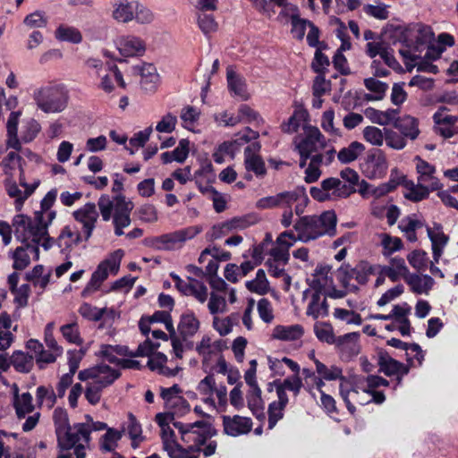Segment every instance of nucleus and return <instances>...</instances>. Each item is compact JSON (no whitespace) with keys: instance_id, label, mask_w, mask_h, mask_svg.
<instances>
[{"instance_id":"1","label":"nucleus","mask_w":458,"mask_h":458,"mask_svg":"<svg viewBox=\"0 0 458 458\" xmlns=\"http://www.w3.org/2000/svg\"><path fill=\"white\" fill-rule=\"evenodd\" d=\"M294 149L298 154H306L312 157V161L305 169L304 180L307 183L317 182L320 175V165L323 164L324 156L322 151L326 148L327 141L318 128L305 126L304 134L294 140Z\"/></svg>"},{"instance_id":"2","label":"nucleus","mask_w":458,"mask_h":458,"mask_svg":"<svg viewBox=\"0 0 458 458\" xmlns=\"http://www.w3.org/2000/svg\"><path fill=\"white\" fill-rule=\"evenodd\" d=\"M98 207L103 221L112 220L114 235H123V229L129 227L131 223V215L134 208L133 202L123 194L114 197L103 194L98 200Z\"/></svg>"},{"instance_id":"3","label":"nucleus","mask_w":458,"mask_h":458,"mask_svg":"<svg viewBox=\"0 0 458 458\" xmlns=\"http://www.w3.org/2000/svg\"><path fill=\"white\" fill-rule=\"evenodd\" d=\"M337 216L334 210H327L320 215L301 216L293 225L297 239L304 243L322 236L333 237L336 234Z\"/></svg>"},{"instance_id":"4","label":"nucleus","mask_w":458,"mask_h":458,"mask_svg":"<svg viewBox=\"0 0 458 458\" xmlns=\"http://www.w3.org/2000/svg\"><path fill=\"white\" fill-rule=\"evenodd\" d=\"M53 420L55 427L58 448L72 450L75 443L80 441L89 444L91 439L90 425L76 423L72 428L66 410L60 407L55 409Z\"/></svg>"},{"instance_id":"5","label":"nucleus","mask_w":458,"mask_h":458,"mask_svg":"<svg viewBox=\"0 0 458 458\" xmlns=\"http://www.w3.org/2000/svg\"><path fill=\"white\" fill-rule=\"evenodd\" d=\"M33 99L42 112L57 114L67 107L69 95L63 86L47 85L34 90Z\"/></svg>"},{"instance_id":"6","label":"nucleus","mask_w":458,"mask_h":458,"mask_svg":"<svg viewBox=\"0 0 458 458\" xmlns=\"http://www.w3.org/2000/svg\"><path fill=\"white\" fill-rule=\"evenodd\" d=\"M14 236L21 242L40 243L47 234L46 225H40L36 218L23 214L15 215L12 220Z\"/></svg>"},{"instance_id":"7","label":"nucleus","mask_w":458,"mask_h":458,"mask_svg":"<svg viewBox=\"0 0 458 458\" xmlns=\"http://www.w3.org/2000/svg\"><path fill=\"white\" fill-rule=\"evenodd\" d=\"M350 191L351 188L335 177L327 178L321 182L320 187H311L310 190V196L320 202L346 199L351 196Z\"/></svg>"},{"instance_id":"8","label":"nucleus","mask_w":458,"mask_h":458,"mask_svg":"<svg viewBox=\"0 0 458 458\" xmlns=\"http://www.w3.org/2000/svg\"><path fill=\"white\" fill-rule=\"evenodd\" d=\"M202 231L199 225L189 226L151 239V246L157 250H171L193 239Z\"/></svg>"},{"instance_id":"9","label":"nucleus","mask_w":458,"mask_h":458,"mask_svg":"<svg viewBox=\"0 0 458 458\" xmlns=\"http://www.w3.org/2000/svg\"><path fill=\"white\" fill-rule=\"evenodd\" d=\"M361 173L368 179H381L388 170L386 154L379 148H372L367 152L360 164Z\"/></svg>"},{"instance_id":"10","label":"nucleus","mask_w":458,"mask_h":458,"mask_svg":"<svg viewBox=\"0 0 458 458\" xmlns=\"http://www.w3.org/2000/svg\"><path fill=\"white\" fill-rule=\"evenodd\" d=\"M201 423L199 427L189 428L186 432H182V441L187 445V449L191 454H198L200 453L201 446L216 435V431L208 422L199 420Z\"/></svg>"},{"instance_id":"11","label":"nucleus","mask_w":458,"mask_h":458,"mask_svg":"<svg viewBox=\"0 0 458 458\" xmlns=\"http://www.w3.org/2000/svg\"><path fill=\"white\" fill-rule=\"evenodd\" d=\"M121 373L106 364H99L95 367L81 370L78 378L81 381L92 379L101 389L111 386L119 377Z\"/></svg>"},{"instance_id":"12","label":"nucleus","mask_w":458,"mask_h":458,"mask_svg":"<svg viewBox=\"0 0 458 458\" xmlns=\"http://www.w3.org/2000/svg\"><path fill=\"white\" fill-rule=\"evenodd\" d=\"M279 208L284 209H293L297 216H301L308 203L309 198L304 186H299L293 191H286L278 193Z\"/></svg>"},{"instance_id":"13","label":"nucleus","mask_w":458,"mask_h":458,"mask_svg":"<svg viewBox=\"0 0 458 458\" xmlns=\"http://www.w3.org/2000/svg\"><path fill=\"white\" fill-rule=\"evenodd\" d=\"M99 214L100 212L98 213L96 204L93 202H88L73 211L72 216L74 219L82 225L84 241H88L91 237Z\"/></svg>"},{"instance_id":"14","label":"nucleus","mask_w":458,"mask_h":458,"mask_svg":"<svg viewBox=\"0 0 458 458\" xmlns=\"http://www.w3.org/2000/svg\"><path fill=\"white\" fill-rule=\"evenodd\" d=\"M115 44L123 56H141L146 51L145 42L134 35L121 36L116 39Z\"/></svg>"},{"instance_id":"15","label":"nucleus","mask_w":458,"mask_h":458,"mask_svg":"<svg viewBox=\"0 0 458 458\" xmlns=\"http://www.w3.org/2000/svg\"><path fill=\"white\" fill-rule=\"evenodd\" d=\"M377 364L379 366V371L383 372L387 377L399 374H401V376H405L410 370L407 365L394 360L386 350L383 349H380L377 352Z\"/></svg>"},{"instance_id":"16","label":"nucleus","mask_w":458,"mask_h":458,"mask_svg":"<svg viewBox=\"0 0 458 458\" xmlns=\"http://www.w3.org/2000/svg\"><path fill=\"white\" fill-rule=\"evenodd\" d=\"M224 432L231 437H239L248 434L252 428L250 418L234 415L233 417L223 416Z\"/></svg>"},{"instance_id":"17","label":"nucleus","mask_w":458,"mask_h":458,"mask_svg":"<svg viewBox=\"0 0 458 458\" xmlns=\"http://www.w3.org/2000/svg\"><path fill=\"white\" fill-rule=\"evenodd\" d=\"M426 229L431 242L433 259L435 263H438L449 237L444 233L443 226L439 223H434L433 227L426 226Z\"/></svg>"},{"instance_id":"18","label":"nucleus","mask_w":458,"mask_h":458,"mask_svg":"<svg viewBox=\"0 0 458 458\" xmlns=\"http://www.w3.org/2000/svg\"><path fill=\"white\" fill-rule=\"evenodd\" d=\"M22 246L17 247L13 253V267L16 270H22L26 268L30 262V254L34 256L35 259L39 258V244L34 242H21Z\"/></svg>"},{"instance_id":"19","label":"nucleus","mask_w":458,"mask_h":458,"mask_svg":"<svg viewBox=\"0 0 458 458\" xmlns=\"http://www.w3.org/2000/svg\"><path fill=\"white\" fill-rule=\"evenodd\" d=\"M416 170L419 174L418 182L428 185L431 190H438L441 187L439 180L435 176L436 168L420 157H415Z\"/></svg>"},{"instance_id":"20","label":"nucleus","mask_w":458,"mask_h":458,"mask_svg":"<svg viewBox=\"0 0 458 458\" xmlns=\"http://www.w3.org/2000/svg\"><path fill=\"white\" fill-rule=\"evenodd\" d=\"M331 267L327 265L318 266L312 274V279L309 280V284L313 292L325 293L327 288L333 285V277L330 275Z\"/></svg>"},{"instance_id":"21","label":"nucleus","mask_w":458,"mask_h":458,"mask_svg":"<svg viewBox=\"0 0 458 458\" xmlns=\"http://www.w3.org/2000/svg\"><path fill=\"white\" fill-rule=\"evenodd\" d=\"M84 240L83 233L71 225L64 226L56 239L61 252H69L73 246L79 245Z\"/></svg>"},{"instance_id":"22","label":"nucleus","mask_w":458,"mask_h":458,"mask_svg":"<svg viewBox=\"0 0 458 458\" xmlns=\"http://www.w3.org/2000/svg\"><path fill=\"white\" fill-rule=\"evenodd\" d=\"M133 72L140 75L141 88L146 91H154L157 89L159 76L156 67L151 64H143L132 67Z\"/></svg>"},{"instance_id":"23","label":"nucleus","mask_w":458,"mask_h":458,"mask_svg":"<svg viewBox=\"0 0 458 458\" xmlns=\"http://www.w3.org/2000/svg\"><path fill=\"white\" fill-rule=\"evenodd\" d=\"M403 280L410 286L411 291L416 294H428L435 284L430 276L416 273H409Z\"/></svg>"},{"instance_id":"24","label":"nucleus","mask_w":458,"mask_h":458,"mask_svg":"<svg viewBox=\"0 0 458 458\" xmlns=\"http://www.w3.org/2000/svg\"><path fill=\"white\" fill-rule=\"evenodd\" d=\"M393 124L404 138L411 140L417 139L420 134L419 121L413 116L403 115V117H398L396 115Z\"/></svg>"},{"instance_id":"25","label":"nucleus","mask_w":458,"mask_h":458,"mask_svg":"<svg viewBox=\"0 0 458 458\" xmlns=\"http://www.w3.org/2000/svg\"><path fill=\"white\" fill-rule=\"evenodd\" d=\"M199 321L193 312L189 311L181 315L177 327L179 335L183 341L192 337L199 329Z\"/></svg>"},{"instance_id":"26","label":"nucleus","mask_w":458,"mask_h":458,"mask_svg":"<svg viewBox=\"0 0 458 458\" xmlns=\"http://www.w3.org/2000/svg\"><path fill=\"white\" fill-rule=\"evenodd\" d=\"M306 314L311 316L314 319L328 315V304L325 293L313 292Z\"/></svg>"},{"instance_id":"27","label":"nucleus","mask_w":458,"mask_h":458,"mask_svg":"<svg viewBox=\"0 0 458 458\" xmlns=\"http://www.w3.org/2000/svg\"><path fill=\"white\" fill-rule=\"evenodd\" d=\"M398 114L399 110L394 108L380 111L373 107H367L364 110V114L368 119H369L373 123H377L382 126L393 123Z\"/></svg>"},{"instance_id":"28","label":"nucleus","mask_w":458,"mask_h":458,"mask_svg":"<svg viewBox=\"0 0 458 458\" xmlns=\"http://www.w3.org/2000/svg\"><path fill=\"white\" fill-rule=\"evenodd\" d=\"M97 356L110 363L119 365L121 359L117 356H129V349L125 345L101 344Z\"/></svg>"},{"instance_id":"29","label":"nucleus","mask_w":458,"mask_h":458,"mask_svg":"<svg viewBox=\"0 0 458 458\" xmlns=\"http://www.w3.org/2000/svg\"><path fill=\"white\" fill-rule=\"evenodd\" d=\"M32 401V395L29 392L23 393L20 395L18 394V387L15 386L13 403L16 415L19 419L25 418L27 414L34 411Z\"/></svg>"},{"instance_id":"30","label":"nucleus","mask_w":458,"mask_h":458,"mask_svg":"<svg viewBox=\"0 0 458 458\" xmlns=\"http://www.w3.org/2000/svg\"><path fill=\"white\" fill-rule=\"evenodd\" d=\"M424 226V223L416 218V215H411L403 217L398 228L404 234L406 239L411 242H415L418 240L416 231Z\"/></svg>"},{"instance_id":"31","label":"nucleus","mask_w":458,"mask_h":458,"mask_svg":"<svg viewBox=\"0 0 458 458\" xmlns=\"http://www.w3.org/2000/svg\"><path fill=\"white\" fill-rule=\"evenodd\" d=\"M303 333V327L301 325H278L274 327L272 336L281 341H294L300 339Z\"/></svg>"},{"instance_id":"32","label":"nucleus","mask_w":458,"mask_h":458,"mask_svg":"<svg viewBox=\"0 0 458 458\" xmlns=\"http://www.w3.org/2000/svg\"><path fill=\"white\" fill-rule=\"evenodd\" d=\"M138 2L120 1L115 4L113 11V18L119 22H129L134 19V13L137 10Z\"/></svg>"},{"instance_id":"33","label":"nucleus","mask_w":458,"mask_h":458,"mask_svg":"<svg viewBox=\"0 0 458 458\" xmlns=\"http://www.w3.org/2000/svg\"><path fill=\"white\" fill-rule=\"evenodd\" d=\"M404 187L407 190L403 194L404 197L414 202L428 198L429 192L434 191L428 185L419 182L415 184L412 181L404 182Z\"/></svg>"},{"instance_id":"34","label":"nucleus","mask_w":458,"mask_h":458,"mask_svg":"<svg viewBox=\"0 0 458 458\" xmlns=\"http://www.w3.org/2000/svg\"><path fill=\"white\" fill-rule=\"evenodd\" d=\"M226 79L229 90L236 96L247 98V88L245 80L238 75L233 70L227 69Z\"/></svg>"},{"instance_id":"35","label":"nucleus","mask_w":458,"mask_h":458,"mask_svg":"<svg viewBox=\"0 0 458 458\" xmlns=\"http://www.w3.org/2000/svg\"><path fill=\"white\" fill-rule=\"evenodd\" d=\"M11 364L21 373H28L34 365V357L21 351L13 352L11 356Z\"/></svg>"},{"instance_id":"36","label":"nucleus","mask_w":458,"mask_h":458,"mask_svg":"<svg viewBox=\"0 0 458 458\" xmlns=\"http://www.w3.org/2000/svg\"><path fill=\"white\" fill-rule=\"evenodd\" d=\"M377 270L376 265L368 261H360L354 267H352V276L360 284H366L371 275H375Z\"/></svg>"},{"instance_id":"37","label":"nucleus","mask_w":458,"mask_h":458,"mask_svg":"<svg viewBox=\"0 0 458 458\" xmlns=\"http://www.w3.org/2000/svg\"><path fill=\"white\" fill-rule=\"evenodd\" d=\"M108 275L109 274L106 272V268H103L98 265L97 269L92 273L90 280L81 292L82 297H87L91 293L98 291L102 283L108 277Z\"/></svg>"},{"instance_id":"38","label":"nucleus","mask_w":458,"mask_h":458,"mask_svg":"<svg viewBox=\"0 0 458 458\" xmlns=\"http://www.w3.org/2000/svg\"><path fill=\"white\" fill-rule=\"evenodd\" d=\"M364 149L365 147L362 143L352 141L348 147L343 148L338 152L337 158L341 163L348 164L356 160Z\"/></svg>"},{"instance_id":"39","label":"nucleus","mask_w":458,"mask_h":458,"mask_svg":"<svg viewBox=\"0 0 458 458\" xmlns=\"http://www.w3.org/2000/svg\"><path fill=\"white\" fill-rule=\"evenodd\" d=\"M123 430L107 428L106 432L100 438V449L104 452H114L118 445V441L123 437Z\"/></svg>"},{"instance_id":"40","label":"nucleus","mask_w":458,"mask_h":458,"mask_svg":"<svg viewBox=\"0 0 458 458\" xmlns=\"http://www.w3.org/2000/svg\"><path fill=\"white\" fill-rule=\"evenodd\" d=\"M246 288L255 293L265 294L268 291L269 284L263 269H259L253 280L245 283Z\"/></svg>"},{"instance_id":"41","label":"nucleus","mask_w":458,"mask_h":458,"mask_svg":"<svg viewBox=\"0 0 458 458\" xmlns=\"http://www.w3.org/2000/svg\"><path fill=\"white\" fill-rule=\"evenodd\" d=\"M244 166L248 172H252L257 177H264L267 168L263 158L259 155L244 156Z\"/></svg>"},{"instance_id":"42","label":"nucleus","mask_w":458,"mask_h":458,"mask_svg":"<svg viewBox=\"0 0 458 458\" xmlns=\"http://www.w3.org/2000/svg\"><path fill=\"white\" fill-rule=\"evenodd\" d=\"M381 240L380 244L383 248L382 254L385 257L391 256L394 252H396L403 249V244L399 237H394L387 233H381L379 235Z\"/></svg>"},{"instance_id":"43","label":"nucleus","mask_w":458,"mask_h":458,"mask_svg":"<svg viewBox=\"0 0 458 458\" xmlns=\"http://www.w3.org/2000/svg\"><path fill=\"white\" fill-rule=\"evenodd\" d=\"M55 38L60 41H67L74 44L81 43L82 36L80 30L74 27L60 25L55 30Z\"/></svg>"},{"instance_id":"44","label":"nucleus","mask_w":458,"mask_h":458,"mask_svg":"<svg viewBox=\"0 0 458 458\" xmlns=\"http://www.w3.org/2000/svg\"><path fill=\"white\" fill-rule=\"evenodd\" d=\"M60 331L62 333V335L67 342L74 344L79 346L82 345L83 339L81 336L79 326L76 322L63 325L60 327Z\"/></svg>"},{"instance_id":"45","label":"nucleus","mask_w":458,"mask_h":458,"mask_svg":"<svg viewBox=\"0 0 458 458\" xmlns=\"http://www.w3.org/2000/svg\"><path fill=\"white\" fill-rule=\"evenodd\" d=\"M364 140L376 147H381L385 139V128L379 129L376 126H367L362 131Z\"/></svg>"},{"instance_id":"46","label":"nucleus","mask_w":458,"mask_h":458,"mask_svg":"<svg viewBox=\"0 0 458 458\" xmlns=\"http://www.w3.org/2000/svg\"><path fill=\"white\" fill-rule=\"evenodd\" d=\"M306 116L307 113L304 110H295L288 121L282 124V131L286 133L296 132Z\"/></svg>"},{"instance_id":"47","label":"nucleus","mask_w":458,"mask_h":458,"mask_svg":"<svg viewBox=\"0 0 458 458\" xmlns=\"http://www.w3.org/2000/svg\"><path fill=\"white\" fill-rule=\"evenodd\" d=\"M123 254L124 252L123 250H116L111 253L109 257L100 262L99 266H101L103 268H106L108 274L111 273L115 275L120 268V264Z\"/></svg>"},{"instance_id":"48","label":"nucleus","mask_w":458,"mask_h":458,"mask_svg":"<svg viewBox=\"0 0 458 458\" xmlns=\"http://www.w3.org/2000/svg\"><path fill=\"white\" fill-rule=\"evenodd\" d=\"M384 141H386L387 147L395 150H401L404 148L407 144L405 138L401 133L399 134L395 131L389 128H385Z\"/></svg>"},{"instance_id":"49","label":"nucleus","mask_w":458,"mask_h":458,"mask_svg":"<svg viewBox=\"0 0 458 458\" xmlns=\"http://www.w3.org/2000/svg\"><path fill=\"white\" fill-rule=\"evenodd\" d=\"M290 20L292 25L291 33L293 34V38L298 40L303 39L307 27L309 28V23H310L311 21L301 18L296 13L292 14Z\"/></svg>"},{"instance_id":"50","label":"nucleus","mask_w":458,"mask_h":458,"mask_svg":"<svg viewBox=\"0 0 458 458\" xmlns=\"http://www.w3.org/2000/svg\"><path fill=\"white\" fill-rule=\"evenodd\" d=\"M108 312L106 308L98 309L97 307H93L89 303H83L81 305L79 309V313L85 318L92 320V321H99L106 313ZM110 313H113V310H109Z\"/></svg>"},{"instance_id":"51","label":"nucleus","mask_w":458,"mask_h":458,"mask_svg":"<svg viewBox=\"0 0 458 458\" xmlns=\"http://www.w3.org/2000/svg\"><path fill=\"white\" fill-rule=\"evenodd\" d=\"M316 371L325 380H335L342 377V369L336 366L327 368L318 360H315Z\"/></svg>"},{"instance_id":"52","label":"nucleus","mask_w":458,"mask_h":458,"mask_svg":"<svg viewBox=\"0 0 458 458\" xmlns=\"http://www.w3.org/2000/svg\"><path fill=\"white\" fill-rule=\"evenodd\" d=\"M407 259L409 264L418 271H424L428 267V253L422 250L411 251Z\"/></svg>"},{"instance_id":"53","label":"nucleus","mask_w":458,"mask_h":458,"mask_svg":"<svg viewBox=\"0 0 458 458\" xmlns=\"http://www.w3.org/2000/svg\"><path fill=\"white\" fill-rule=\"evenodd\" d=\"M170 458H199L198 454H191L187 448H183L176 441L163 447Z\"/></svg>"},{"instance_id":"54","label":"nucleus","mask_w":458,"mask_h":458,"mask_svg":"<svg viewBox=\"0 0 458 458\" xmlns=\"http://www.w3.org/2000/svg\"><path fill=\"white\" fill-rule=\"evenodd\" d=\"M37 403L39 407L44 402H47L49 408L53 407L56 402V395L52 387L39 386L36 391Z\"/></svg>"},{"instance_id":"55","label":"nucleus","mask_w":458,"mask_h":458,"mask_svg":"<svg viewBox=\"0 0 458 458\" xmlns=\"http://www.w3.org/2000/svg\"><path fill=\"white\" fill-rule=\"evenodd\" d=\"M231 233H233L232 227L230 226L228 221L225 220L214 225L207 233V238L209 241H216L228 235Z\"/></svg>"},{"instance_id":"56","label":"nucleus","mask_w":458,"mask_h":458,"mask_svg":"<svg viewBox=\"0 0 458 458\" xmlns=\"http://www.w3.org/2000/svg\"><path fill=\"white\" fill-rule=\"evenodd\" d=\"M314 333L321 342L327 344H333L335 342V335L330 324L316 323L314 326Z\"/></svg>"},{"instance_id":"57","label":"nucleus","mask_w":458,"mask_h":458,"mask_svg":"<svg viewBox=\"0 0 458 458\" xmlns=\"http://www.w3.org/2000/svg\"><path fill=\"white\" fill-rule=\"evenodd\" d=\"M364 86L366 89L376 95V98H381L383 99L386 91L388 89V85L386 82L380 81L375 78H367L364 80Z\"/></svg>"},{"instance_id":"58","label":"nucleus","mask_w":458,"mask_h":458,"mask_svg":"<svg viewBox=\"0 0 458 458\" xmlns=\"http://www.w3.org/2000/svg\"><path fill=\"white\" fill-rule=\"evenodd\" d=\"M340 176L346 187L351 188L350 194L356 192L357 186L359 184L360 175L359 174L349 167L344 168L340 172Z\"/></svg>"},{"instance_id":"59","label":"nucleus","mask_w":458,"mask_h":458,"mask_svg":"<svg viewBox=\"0 0 458 458\" xmlns=\"http://www.w3.org/2000/svg\"><path fill=\"white\" fill-rule=\"evenodd\" d=\"M23 23L30 29L44 28L47 24V19L44 12L35 11L24 18Z\"/></svg>"},{"instance_id":"60","label":"nucleus","mask_w":458,"mask_h":458,"mask_svg":"<svg viewBox=\"0 0 458 458\" xmlns=\"http://www.w3.org/2000/svg\"><path fill=\"white\" fill-rule=\"evenodd\" d=\"M41 126L38 121L35 119H30L24 124L21 131V140L22 141L28 143L32 141L40 131Z\"/></svg>"},{"instance_id":"61","label":"nucleus","mask_w":458,"mask_h":458,"mask_svg":"<svg viewBox=\"0 0 458 458\" xmlns=\"http://www.w3.org/2000/svg\"><path fill=\"white\" fill-rule=\"evenodd\" d=\"M198 25L205 35H208L217 30V22L212 14L199 13L198 16Z\"/></svg>"},{"instance_id":"62","label":"nucleus","mask_w":458,"mask_h":458,"mask_svg":"<svg viewBox=\"0 0 458 458\" xmlns=\"http://www.w3.org/2000/svg\"><path fill=\"white\" fill-rule=\"evenodd\" d=\"M176 124L177 117L171 113H167L157 123L156 131L160 133H171L175 130Z\"/></svg>"},{"instance_id":"63","label":"nucleus","mask_w":458,"mask_h":458,"mask_svg":"<svg viewBox=\"0 0 458 458\" xmlns=\"http://www.w3.org/2000/svg\"><path fill=\"white\" fill-rule=\"evenodd\" d=\"M330 64L328 57L317 49L311 63V68L318 74H325Z\"/></svg>"},{"instance_id":"64","label":"nucleus","mask_w":458,"mask_h":458,"mask_svg":"<svg viewBox=\"0 0 458 458\" xmlns=\"http://www.w3.org/2000/svg\"><path fill=\"white\" fill-rule=\"evenodd\" d=\"M257 310L260 319L268 324L274 319L273 308L269 300L262 298L258 301Z\"/></svg>"}]
</instances>
